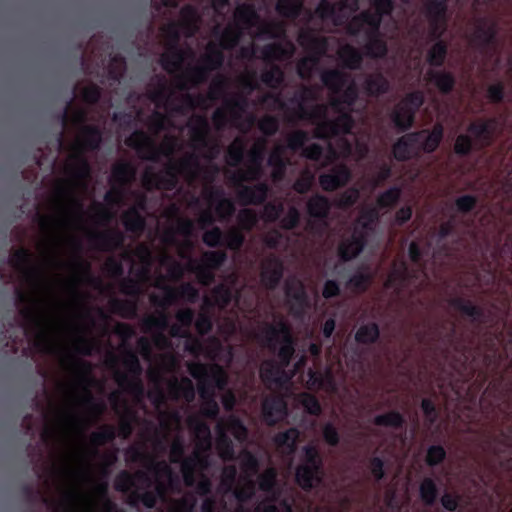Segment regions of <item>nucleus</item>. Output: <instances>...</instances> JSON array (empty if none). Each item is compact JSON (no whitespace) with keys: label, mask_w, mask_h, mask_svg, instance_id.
<instances>
[{"label":"nucleus","mask_w":512,"mask_h":512,"mask_svg":"<svg viewBox=\"0 0 512 512\" xmlns=\"http://www.w3.org/2000/svg\"><path fill=\"white\" fill-rule=\"evenodd\" d=\"M426 133L427 130L423 129L420 131L407 133L406 135L400 137L392 147L394 158L400 162L411 159L414 154V148L416 147V144L421 142Z\"/></svg>","instance_id":"20"},{"label":"nucleus","mask_w":512,"mask_h":512,"mask_svg":"<svg viewBox=\"0 0 512 512\" xmlns=\"http://www.w3.org/2000/svg\"><path fill=\"white\" fill-rule=\"evenodd\" d=\"M168 389L174 399L182 397L187 402H192L195 399V387L188 377H183L181 380L172 379L168 384Z\"/></svg>","instance_id":"36"},{"label":"nucleus","mask_w":512,"mask_h":512,"mask_svg":"<svg viewBox=\"0 0 512 512\" xmlns=\"http://www.w3.org/2000/svg\"><path fill=\"white\" fill-rule=\"evenodd\" d=\"M212 71L202 62L191 67L185 74H181L177 78V88L181 91H187L190 87L205 83Z\"/></svg>","instance_id":"25"},{"label":"nucleus","mask_w":512,"mask_h":512,"mask_svg":"<svg viewBox=\"0 0 512 512\" xmlns=\"http://www.w3.org/2000/svg\"><path fill=\"white\" fill-rule=\"evenodd\" d=\"M123 365L128 373L119 370L115 372V379L118 385L132 394L142 395L144 385L140 377L143 368L137 354L132 350H127L123 357Z\"/></svg>","instance_id":"9"},{"label":"nucleus","mask_w":512,"mask_h":512,"mask_svg":"<svg viewBox=\"0 0 512 512\" xmlns=\"http://www.w3.org/2000/svg\"><path fill=\"white\" fill-rule=\"evenodd\" d=\"M268 165L273 168L272 179L274 181H281L284 179L288 160L284 156L282 147H276L269 155Z\"/></svg>","instance_id":"48"},{"label":"nucleus","mask_w":512,"mask_h":512,"mask_svg":"<svg viewBox=\"0 0 512 512\" xmlns=\"http://www.w3.org/2000/svg\"><path fill=\"white\" fill-rule=\"evenodd\" d=\"M15 297L17 305L22 306L19 310V314L24 321L23 327L26 334H35V344L37 347H47L49 344V338L46 330L44 329L43 318L34 307L29 305L33 301L32 297L21 288H17L15 290Z\"/></svg>","instance_id":"8"},{"label":"nucleus","mask_w":512,"mask_h":512,"mask_svg":"<svg viewBox=\"0 0 512 512\" xmlns=\"http://www.w3.org/2000/svg\"><path fill=\"white\" fill-rule=\"evenodd\" d=\"M136 177V168L129 161H120L112 166L111 184L119 188H125L132 183Z\"/></svg>","instance_id":"29"},{"label":"nucleus","mask_w":512,"mask_h":512,"mask_svg":"<svg viewBox=\"0 0 512 512\" xmlns=\"http://www.w3.org/2000/svg\"><path fill=\"white\" fill-rule=\"evenodd\" d=\"M495 119H489L485 121L472 122L467 131L474 136V141L479 144L478 150H483L489 147L493 142V126Z\"/></svg>","instance_id":"27"},{"label":"nucleus","mask_w":512,"mask_h":512,"mask_svg":"<svg viewBox=\"0 0 512 512\" xmlns=\"http://www.w3.org/2000/svg\"><path fill=\"white\" fill-rule=\"evenodd\" d=\"M299 110L301 118L310 116L320 119L316 125L314 136L321 140H329L336 136L350 134L355 125L351 109L335 111L338 113V116L333 119L326 117L325 109L321 106L317 107L312 113H308L302 103L299 102Z\"/></svg>","instance_id":"4"},{"label":"nucleus","mask_w":512,"mask_h":512,"mask_svg":"<svg viewBox=\"0 0 512 512\" xmlns=\"http://www.w3.org/2000/svg\"><path fill=\"white\" fill-rule=\"evenodd\" d=\"M420 498L426 506H433L438 498L439 490L431 477H426L419 487Z\"/></svg>","instance_id":"62"},{"label":"nucleus","mask_w":512,"mask_h":512,"mask_svg":"<svg viewBox=\"0 0 512 512\" xmlns=\"http://www.w3.org/2000/svg\"><path fill=\"white\" fill-rule=\"evenodd\" d=\"M290 46V49H286L281 43L266 44L261 49L262 59L267 62L288 59L294 52L293 45Z\"/></svg>","instance_id":"49"},{"label":"nucleus","mask_w":512,"mask_h":512,"mask_svg":"<svg viewBox=\"0 0 512 512\" xmlns=\"http://www.w3.org/2000/svg\"><path fill=\"white\" fill-rule=\"evenodd\" d=\"M380 218V211L375 206H367L361 209L353 230H358L368 237Z\"/></svg>","instance_id":"35"},{"label":"nucleus","mask_w":512,"mask_h":512,"mask_svg":"<svg viewBox=\"0 0 512 512\" xmlns=\"http://www.w3.org/2000/svg\"><path fill=\"white\" fill-rule=\"evenodd\" d=\"M260 80L267 87L277 89L284 82V72L278 65H272L261 73Z\"/></svg>","instance_id":"64"},{"label":"nucleus","mask_w":512,"mask_h":512,"mask_svg":"<svg viewBox=\"0 0 512 512\" xmlns=\"http://www.w3.org/2000/svg\"><path fill=\"white\" fill-rule=\"evenodd\" d=\"M300 432L297 428L292 427L283 432H279L274 436V443L282 453L291 455L295 452Z\"/></svg>","instance_id":"39"},{"label":"nucleus","mask_w":512,"mask_h":512,"mask_svg":"<svg viewBox=\"0 0 512 512\" xmlns=\"http://www.w3.org/2000/svg\"><path fill=\"white\" fill-rule=\"evenodd\" d=\"M80 132V137L76 143L79 152H94L100 149L103 140V132L98 125H83Z\"/></svg>","instance_id":"24"},{"label":"nucleus","mask_w":512,"mask_h":512,"mask_svg":"<svg viewBox=\"0 0 512 512\" xmlns=\"http://www.w3.org/2000/svg\"><path fill=\"white\" fill-rule=\"evenodd\" d=\"M125 235L122 231L111 229L104 232H91L89 234L90 243L98 250L113 252L123 248Z\"/></svg>","instance_id":"18"},{"label":"nucleus","mask_w":512,"mask_h":512,"mask_svg":"<svg viewBox=\"0 0 512 512\" xmlns=\"http://www.w3.org/2000/svg\"><path fill=\"white\" fill-rule=\"evenodd\" d=\"M334 97L330 104L334 111H340L341 109H351L358 100V88L354 81L349 80L347 85L342 91Z\"/></svg>","instance_id":"30"},{"label":"nucleus","mask_w":512,"mask_h":512,"mask_svg":"<svg viewBox=\"0 0 512 512\" xmlns=\"http://www.w3.org/2000/svg\"><path fill=\"white\" fill-rule=\"evenodd\" d=\"M188 55V52L179 45L167 48V52L163 53L160 58L163 69L168 73H173L182 68V65Z\"/></svg>","instance_id":"32"},{"label":"nucleus","mask_w":512,"mask_h":512,"mask_svg":"<svg viewBox=\"0 0 512 512\" xmlns=\"http://www.w3.org/2000/svg\"><path fill=\"white\" fill-rule=\"evenodd\" d=\"M182 20L180 22H170L163 27V32L167 39V48L179 45L181 39L180 29L185 30L188 37L193 36L198 27V14L196 9L191 5H185L180 11Z\"/></svg>","instance_id":"10"},{"label":"nucleus","mask_w":512,"mask_h":512,"mask_svg":"<svg viewBox=\"0 0 512 512\" xmlns=\"http://www.w3.org/2000/svg\"><path fill=\"white\" fill-rule=\"evenodd\" d=\"M338 57L343 67L357 70L361 67L363 56L361 52L351 45H345L338 51Z\"/></svg>","instance_id":"52"},{"label":"nucleus","mask_w":512,"mask_h":512,"mask_svg":"<svg viewBox=\"0 0 512 512\" xmlns=\"http://www.w3.org/2000/svg\"><path fill=\"white\" fill-rule=\"evenodd\" d=\"M367 244L366 235L358 230H353L352 234L342 240L338 245V256L341 261L348 262L358 257Z\"/></svg>","instance_id":"21"},{"label":"nucleus","mask_w":512,"mask_h":512,"mask_svg":"<svg viewBox=\"0 0 512 512\" xmlns=\"http://www.w3.org/2000/svg\"><path fill=\"white\" fill-rule=\"evenodd\" d=\"M150 487H145L139 484L136 490H133L127 499V503L131 507H137L140 503L148 509H153L158 503L157 493L149 490Z\"/></svg>","instance_id":"33"},{"label":"nucleus","mask_w":512,"mask_h":512,"mask_svg":"<svg viewBox=\"0 0 512 512\" xmlns=\"http://www.w3.org/2000/svg\"><path fill=\"white\" fill-rule=\"evenodd\" d=\"M213 35L219 39V44H217L223 51L224 50H232L234 49L241 38V31L232 26H228L223 30H220L218 27L214 29Z\"/></svg>","instance_id":"46"},{"label":"nucleus","mask_w":512,"mask_h":512,"mask_svg":"<svg viewBox=\"0 0 512 512\" xmlns=\"http://www.w3.org/2000/svg\"><path fill=\"white\" fill-rule=\"evenodd\" d=\"M427 130V133L419 144H416L417 150L424 153H433L439 147L443 135L444 128L441 124L437 123L431 130Z\"/></svg>","instance_id":"40"},{"label":"nucleus","mask_w":512,"mask_h":512,"mask_svg":"<svg viewBox=\"0 0 512 512\" xmlns=\"http://www.w3.org/2000/svg\"><path fill=\"white\" fill-rule=\"evenodd\" d=\"M189 132L190 138L194 144L205 147L210 133L208 120L204 116H197L190 126Z\"/></svg>","instance_id":"47"},{"label":"nucleus","mask_w":512,"mask_h":512,"mask_svg":"<svg viewBox=\"0 0 512 512\" xmlns=\"http://www.w3.org/2000/svg\"><path fill=\"white\" fill-rule=\"evenodd\" d=\"M265 157V143L255 144L247 153V166L233 174L231 181L239 190L237 199L243 206L263 205L270 191L267 182H259L264 175L263 162Z\"/></svg>","instance_id":"2"},{"label":"nucleus","mask_w":512,"mask_h":512,"mask_svg":"<svg viewBox=\"0 0 512 512\" xmlns=\"http://www.w3.org/2000/svg\"><path fill=\"white\" fill-rule=\"evenodd\" d=\"M78 86L76 85L73 90V94L77 90ZM74 101V95L67 101V104L64 108V110L57 116L58 121L61 123L62 128H65L70 121H72L74 124L86 125L85 122L87 120V112L85 109L78 108L75 109L72 116L69 114L70 109L72 108Z\"/></svg>","instance_id":"42"},{"label":"nucleus","mask_w":512,"mask_h":512,"mask_svg":"<svg viewBox=\"0 0 512 512\" xmlns=\"http://www.w3.org/2000/svg\"><path fill=\"white\" fill-rule=\"evenodd\" d=\"M116 437L115 426L104 424L97 431L91 433L89 440L93 446L98 447L113 442Z\"/></svg>","instance_id":"59"},{"label":"nucleus","mask_w":512,"mask_h":512,"mask_svg":"<svg viewBox=\"0 0 512 512\" xmlns=\"http://www.w3.org/2000/svg\"><path fill=\"white\" fill-rule=\"evenodd\" d=\"M489 446L495 456L505 455L512 449V427L508 431L501 430L498 435L491 437Z\"/></svg>","instance_id":"50"},{"label":"nucleus","mask_w":512,"mask_h":512,"mask_svg":"<svg viewBox=\"0 0 512 512\" xmlns=\"http://www.w3.org/2000/svg\"><path fill=\"white\" fill-rule=\"evenodd\" d=\"M472 44L485 56H491L498 48V24L480 19L471 36Z\"/></svg>","instance_id":"12"},{"label":"nucleus","mask_w":512,"mask_h":512,"mask_svg":"<svg viewBox=\"0 0 512 512\" xmlns=\"http://www.w3.org/2000/svg\"><path fill=\"white\" fill-rule=\"evenodd\" d=\"M212 299L205 297L204 305L207 307L218 306L220 308L227 307L232 299V294L229 288L220 284L214 287L211 291Z\"/></svg>","instance_id":"56"},{"label":"nucleus","mask_w":512,"mask_h":512,"mask_svg":"<svg viewBox=\"0 0 512 512\" xmlns=\"http://www.w3.org/2000/svg\"><path fill=\"white\" fill-rule=\"evenodd\" d=\"M196 166L198 162L194 154L178 161H171L160 172L146 171L142 177L143 187L148 191L152 189L172 191L178 185L179 175L191 173L192 168Z\"/></svg>","instance_id":"5"},{"label":"nucleus","mask_w":512,"mask_h":512,"mask_svg":"<svg viewBox=\"0 0 512 512\" xmlns=\"http://www.w3.org/2000/svg\"><path fill=\"white\" fill-rule=\"evenodd\" d=\"M72 163L68 165L69 173L78 180H85L90 177L91 166L84 153L77 151L71 156Z\"/></svg>","instance_id":"45"},{"label":"nucleus","mask_w":512,"mask_h":512,"mask_svg":"<svg viewBox=\"0 0 512 512\" xmlns=\"http://www.w3.org/2000/svg\"><path fill=\"white\" fill-rule=\"evenodd\" d=\"M321 82L333 94H338L347 85L350 76L339 69H326L320 75Z\"/></svg>","instance_id":"31"},{"label":"nucleus","mask_w":512,"mask_h":512,"mask_svg":"<svg viewBox=\"0 0 512 512\" xmlns=\"http://www.w3.org/2000/svg\"><path fill=\"white\" fill-rule=\"evenodd\" d=\"M303 8L302 0H278L276 11L284 18L295 20L301 14Z\"/></svg>","instance_id":"61"},{"label":"nucleus","mask_w":512,"mask_h":512,"mask_svg":"<svg viewBox=\"0 0 512 512\" xmlns=\"http://www.w3.org/2000/svg\"><path fill=\"white\" fill-rule=\"evenodd\" d=\"M362 86L368 96L378 97L389 91L390 83L382 73L378 72L368 75Z\"/></svg>","instance_id":"37"},{"label":"nucleus","mask_w":512,"mask_h":512,"mask_svg":"<svg viewBox=\"0 0 512 512\" xmlns=\"http://www.w3.org/2000/svg\"><path fill=\"white\" fill-rule=\"evenodd\" d=\"M307 213L312 220L307 223V230L316 236H322L328 226L331 210L330 200L321 194L311 196L306 203Z\"/></svg>","instance_id":"11"},{"label":"nucleus","mask_w":512,"mask_h":512,"mask_svg":"<svg viewBox=\"0 0 512 512\" xmlns=\"http://www.w3.org/2000/svg\"><path fill=\"white\" fill-rule=\"evenodd\" d=\"M380 337L379 325L375 322H369L361 325L355 333V341L358 344L370 345L378 341Z\"/></svg>","instance_id":"54"},{"label":"nucleus","mask_w":512,"mask_h":512,"mask_svg":"<svg viewBox=\"0 0 512 512\" xmlns=\"http://www.w3.org/2000/svg\"><path fill=\"white\" fill-rule=\"evenodd\" d=\"M416 114L399 102L391 113V120L399 132H406L415 122Z\"/></svg>","instance_id":"38"},{"label":"nucleus","mask_w":512,"mask_h":512,"mask_svg":"<svg viewBox=\"0 0 512 512\" xmlns=\"http://www.w3.org/2000/svg\"><path fill=\"white\" fill-rule=\"evenodd\" d=\"M261 341L271 352L276 353L279 364L272 359L262 362L259 375L266 386L281 385L284 369L295 354V343L290 326L280 320L276 324L267 323L261 332Z\"/></svg>","instance_id":"1"},{"label":"nucleus","mask_w":512,"mask_h":512,"mask_svg":"<svg viewBox=\"0 0 512 512\" xmlns=\"http://www.w3.org/2000/svg\"><path fill=\"white\" fill-rule=\"evenodd\" d=\"M175 141V138H170L161 146H158L154 139L145 131L137 129L125 139V144L129 148L134 149L140 158L156 163L161 155L166 157L173 155Z\"/></svg>","instance_id":"7"},{"label":"nucleus","mask_w":512,"mask_h":512,"mask_svg":"<svg viewBox=\"0 0 512 512\" xmlns=\"http://www.w3.org/2000/svg\"><path fill=\"white\" fill-rule=\"evenodd\" d=\"M202 62L212 72L221 69L225 62L224 51L214 42H209L205 53L201 56Z\"/></svg>","instance_id":"41"},{"label":"nucleus","mask_w":512,"mask_h":512,"mask_svg":"<svg viewBox=\"0 0 512 512\" xmlns=\"http://www.w3.org/2000/svg\"><path fill=\"white\" fill-rule=\"evenodd\" d=\"M448 54V46L445 41H436L427 53V62L432 67H442Z\"/></svg>","instance_id":"58"},{"label":"nucleus","mask_w":512,"mask_h":512,"mask_svg":"<svg viewBox=\"0 0 512 512\" xmlns=\"http://www.w3.org/2000/svg\"><path fill=\"white\" fill-rule=\"evenodd\" d=\"M448 304L453 309L469 317L472 322L484 323L485 311L481 306L474 304L471 300L457 296L448 300Z\"/></svg>","instance_id":"28"},{"label":"nucleus","mask_w":512,"mask_h":512,"mask_svg":"<svg viewBox=\"0 0 512 512\" xmlns=\"http://www.w3.org/2000/svg\"><path fill=\"white\" fill-rule=\"evenodd\" d=\"M20 491L21 495L27 503L33 505L38 501H42L45 505L52 508L54 511L71 510V506L74 505L75 502L82 496L76 491H68L65 493L62 502H55L48 497H45L40 490L35 489L30 484L22 485Z\"/></svg>","instance_id":"14"},{"label":"nucleus","mask_w":512,"mask_h":512,"mask_svg":"<svg viewBox=\"0 0 512 512\" xmlns=\"http://www.w3.org/2000/svg\"><path fill=\"white\" fill-rule=\"evenodd\" d=\"M503 377L501 376L499 379L490 382L488 386L483 391V394L481 396V401H484L487 397L491 398L490 400V406L492 408L499 407L500 404L503 402L507 390L503 387Z\"/></svg>","instance_id":"51"},{"label":"nucleus","mask_w":512,"mask_h":512,"mask_svg":"<svg viewBox=\"0 0 512 512\" xmlns=\"http://www.w3.org/2000/svg\"><path fill=\"white\" fill-rule=\"evenodd\" d=\"M111 310L125 319H133L137 315V303L135 300L111 298L109 301Z\"/></svg>","instance_id":"55"},{"label":"nucleus","mask_w":512,"mask_h":512,"mask_svg":"<svg viewBox=\"0 0 512 512\" xmlns=\"http://www.w3.org/2000/svg\"><path fill=\"white\" fill-rule=\"evenodd\" d=\"M298 43L310 52V57L319 58L323 56L328 48L327 39L323 36H317L310 29L301 30L298 34Z\"/></svg>","instance_id":"26"},{"label":"nucleus","mask_w":512,"mask_h":512,"mask_svg":"<svg viewBox=\"0 0 512 512\" xmlns=\"http://www.w3.org/2000/svg\"><path fill=\"white\" fill-rule=\"evenodd\" d=\"M428 81L432 83L441 94H450L456 84L453 73L444 70H430L427 73Z\"/></svg>","instance_id":"34"},{"label":"nucleus","mask_w":512,"mask_h":512,"mask_svg":"<svg viewBox=\"0 0 512 512\" xmlns=\"http://www.w3.org/2000/svg\"><path fill=\"white\" fill-rule=\"evenodd\" d=\"M351 171L345 164L333 167L329 172L319 176V184L324 191L332 192L344 187L351 179Z\"/></svg>","instance_id":"22"},{"label":"nucleus","mask_w":512,"mask_h":512,"mask_svg":"<svg viewBox=\"0 0 512 512\" xmlns=\"http://www.w3.org/2000/svg\"><path fill=\"white\" fill-rule=\"evenodd\" d=\"M139 484H143L145 487L152 486L151 477L143 470H138L135 473L122 470L117 474L114 480L115 490L126 494L128 497L133 490L137 489Z\"/></svg>","instance_id":"17"},{"label":"nucleus","mask_w":512,"mask_h":512,"mask_svg":"<svg viewBox=\"0 0 512 512\" xmlns=\"http://www.w3.org/2000/svg\"><path fill=\"white\" fill-rule=\"evenodd\" d=\"M367 42L364 45L365 54L373 59L384 58L387 55L388 47L386 41L381 35L366 37Z\"/></svg>","instance_id":"57"},{"label":"nucleus","mask_w":512,"mask_h":512,"mask_svg":"<svg viewBox=\"0 0 512 512\" xmlns=\"http://www.w3.org/2000/svg\"><path fill=\"white\" fill-rule=\"evenodd\" d=\"M284 292L286 297L293 301L299 311H301L307 300L303 283L296 278L289 279L285 282Z\"/></svg>","instance_id":"44"},{"label":"nucleus","mask_w":512,"mask_h":512,"mask_svg":"<svg viewBox=\"0 0 512 512\" xmlns=\"http://www.w3.org/2000/svg\"><path fill=\"white\" fill-rule=\"evenodd\" d=\"M283 275L284 263L282 259L274 253L269 254L261 265V283L268 290H275L280 284Z\"/></svg>","instance_id":"16"},{"label":"nucleus","mask_w":512,"mask_h":512,"mask_svg":"<svg viewBox=\"0 0 512 512\" xmlns=\"http://www.w3.org/2000/svg\"><path fill=\"white\" fill-rule=\"evenodd\" d=\"M122 223L126 231L141 234L146 226L145 218L137 207H130L122 214Z\"/></svg>","instance_id":"43"},{"label":"nucleus","mask_w":512,"mask_h":512,"mask_svg":"<svg viewBox=\"0 0 512 512\" xmlns=\"http://www.w3.org/2000/svg\"><path fill=\"white\" fill-rule=\"evenodd\" d=\"M179 299L177 288L170 286L164 287V295L162 297L152 294L150 301L153 306L158 307L161 311L158 315H149L142 320V328L145 332L156 330L158 333L155 336V341L159 343H167V338L163 331L169 327V316L166 309L169 308Z\"/></svg>","instance_id":"6"},{"label":"nucleus","mask_w":512,"mask_h":512,"mask_svg":"<svg viewBox=\"0 0 512 512\" xmlns=\"http://www.w3.org/2000/svg\"><path fill=\"white\" fill-rule=\"evenodd\" d=\"M249 105L248 98L243 94H236L233 97L226 98L224 106L234 120H238L241 114L246 111Z\"/></svg>","instance_id":"60"},{"label":"nucleus","mask_w":512,"mask_h":512,"mask_svg":"<svg viewBox=\"0 0 512 512\" xmlns=\"http://www.w3.org/2000/svg\"><path fill=\"white\" fill-rule=\"evenodd\" d=\"M8 263L15 270L21 272L26 281L33 285L43 282L42 271L33 265V255L27 248L20 247L12 252Z\"/></svg>","instance_id":"13"},{"label":"nucleus","mask_w":512,"mask_h":512,"mask_svg":"<svg viewBox=\"0 0 512 512\" xmlns=\"http://www.w3.org/2000/svg\"><path fill=\"white\" fill-rule=\"evenodd\" d=\"M324 477V460L319 449L313 444L303 446L295 468L296 484L305 492H311L322 484Z\"/></svg>","instance_id":"3"},{"label":"nucleus","mask_w":512,"mask_h":512,"mask_svg":"<svg viewBox=\"0 0 512 512\" xmlns=\"http://www.w3.org/2000/svg\"><path fill=\"white\" fill-rule=\"evenodd\" d=\"M209 204H215V213L220 222H226L234 215L236 208L232 200L224 196V191L218 187H211L205 191Z\"/></svg>","instance_id":"19"},{"label":"nucleus","mask_w":512,"mask_h":512,"mask_svg":"<svg viewBox=\"0 0 512 512\" xmlns=\"http://www.w3.org/2000/svg\"><path fill=\"white\" fill-rule=\"evenodd\" d=\"M245 156V144L242 139L236 138L228 147L226 152V162L231 167L239 166Z\"/></svg>","instance_id":"63"},{"label":"nucleus","mask_w":512,"mask_h":512,"mask_svg":"<svg viewBox=\"0 0 512 512\" xmlns=\"http://www.w3.org/2000/svg\"><path fill=\"white\" fill-rule=\"evenodd\" d=\"M209 370V376L198 382V393L203 401L216 399V391H224L228 385V374L221 365L211 364Z\"/></svg>","instance_id":"15"},{"label":"nucleus","mask_w":512,"mask_h":512,"mask_svg":"<svg viewBox=\"0 0 512 512\" xmlns=\"http://www.w3.org/2000/svg\"><path fill=\"white\" fill-rule=\"evenodd\" d=\"M227 258L228 255L224 250H209L202 254L200 261L191 260V262L215 271L225 264Z\"/></svg>","instance_id":"53"},{"label":"nucleus","mask_w":512,"mask_h":512,"mask_svg":"<svg viewBox=\"0 0 512 512\" xmlns=\"http://www.w3.org/2000/svg\"><path fill=\"white\" fill-rule=\"evenodd\" d=\"M288 414L285 400L279 396L266 398L262 402V415L268 426H274L282 421Z\"/></svg>","instance_id":"23"}]
</instances>
